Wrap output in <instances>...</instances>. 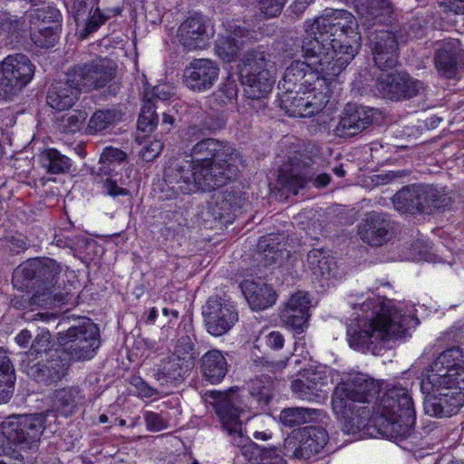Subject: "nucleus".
Instances as JSON below:
<instances>
[{
	"mask_svg": "<svg viewBox=\"0 0 464 464\" xmlns=\"http://www.w3.org/2000/svg\"><path fill=\"white\" fill-rule=\"evenodd\" d=\"M328 434L321 427L309 426L295 430L284 441L285 456L292 461H304L326 445Z\"/></svg>",
	"mask_w": 464,
	"mask_h": 464,
	"instance_id": "obj_14",
	"label": "nucleus"
},
{
	"mask_svg": "<svg viewBox=\"0 0 464 464\" xmlns=\"http://www.w3.org/2000/svg\"><path fill=\"white\" fill-rule=\"evenodd\" d=\"M438 4L444 12L464 14V0H438Z\"/></svg>",
	"mask_w": 464,
	"mask_h": 464,
	"instance_id": "obj_54",
	"label": "nucleus"
},
{
	"mask_svg": "<svg viewBox=\"0 0 464 464\" xmlns=\"http://www.w3.org/2000/svg\"><path fill=\"white\" fill-rule=\"evenodd\" d=\"M219 75L218 65L210 59H195L184 72L187 86L195 92H206L212 88Z\"/></svg>",
	"mask_w": 464,
	"mask_h": 464,
	"instance_id": "obj_21",
	"label": "nucleus"
},
{
	"mask_svg": "<svg viewBox=\"0 0 464 464\" xmlns=\"http://www.w3.org/2000/svg\"><path fill=\"white\" fill-rule=\"evenodd\" d=\"M54 317L55 316L53 314H49V313H37V314H32V315H28V314H24V319L26 321L41 320V321L48 322Z\"/></svg>",
	"mask_w": 464,
	"mask_h": 464,
	"instance_id": "obj_60",
	"label": "nucleus"
},
{
	"mask_svg": "<svg viewBox=\"0 0 464 464\" xmlns=\"http://www.w3.org/2000/svg\"><path fill=\"white\" fill-rule=\"evenodd\" d=\"M162 314L166 317H169V323L176 321L179 317V312L177 310H170L166 307L162 309Z\"/></svg>",
	"mask_w": 464,
	"mask_h": 464,
	"instance_id": "obj_63",
	"label": "nucleus"
},
{
	"mask_svg": "<svg viewBox=\"0 0 464 464\" xmlns=\"http://www.w3.org/2000/svg\"><path fill=\"white\" fill-rule=\"evenodd\" d=\"M53 346L50 331L46 328H39L37 334L32 341L31 347L26 353L28 362H33L31 357H37L47 353Z\"/></svg>",
	"mask_w": 464,
	"mask_h": 464,
	"instance_id": "obj_42",
	"label": "nucleus"
},
{
	"mask_svg": "<svg viewBox=\"0 0 464 464\" xmlns=\"http://www.w3.org/2000/svg\"><path fill=\"white\" fill-rule=\"evenodd\" d=\"M138 388H139L140 396H141L143 398H152L158 394V392L156 389L149 386L148 384H146L143 382H140V386H138Z\"/></svg>",
	"mask_w": 464,
	"mask_h": 464,
	"instance_id": "obj_58",
	"label": "nucleus"
},
{
	"mask_svg": "<svg viewBox=\"0 0 464 464\" xmlns=\"http://www.w3.org/2000/svg\"><path fill=\"white\" fill-rule=\"evenodd\" d=\"M208 396L213 399L212 403L224 430L231 437L233 443L239 446L244 441L243 422L250 419L246 401L250 397L238 389H230L225 392L210 391Z\"/></svg>",
	"mask_w": 464,
	"mask_h": 464,
	"instance_id": "obj_11",
	"label": "nucleus"
},
{
	"mask_svg": "<svg viewBox=\"0 0 464 464\" xmlns=\"http://www.w3.org/2000/svg\"><path fill=\"white\" fill-rule=\"evenodd\" d=\"M61 273L60 265L53 259H34L30 260L17 267L13 275L14 285L21 284L22 286H28L27 282L32 280L36 274L47 280L43 289H39L31 297L29 305L34 311L38 308L49 309L60 303L61 299L57 295H53V284L56 277Z\"/></svg>",
	"mask_w": 464,
	"mask_h": 464,
	"instance_id": "obj_10",
	"label": "nucleus"
},
{
	"mask_svg": "<svg viewBox=\"0 0 464 464\" xmlns=\"http://www.w3.org/2000/svg\"><path fill=\"white\" fill-rule=\"evenodd\" d=\"M191 157L192 160H175L165 169V181L175 194L210 191L237 174L240 160L227 143L202 140L192 147Z\"/></svg>",
	"mask_w": 464,
	"mask_h": 464,
	"instance_id": "obj_2",
	"label": "nucleus"
},
{
	"mask_svg": "<svg viewBox=\"0 0 464 464\" xmlns=\"http://www.w3.org/2000/svg\"><path fill=\"white\" fill-rule=\"evenodd\" d=\"M114 65L109 60L74 67L71 71V82L79 84L82 91L88 92L106 85L114 76Z\"/></svg>",
	"mask_w": 464,
	"mask_h": 464,
	"instance_id": "obj_18",
	"label": "nucleus"
},
{
	"mask_svg": "<svg viewBox=\"0 0 464 464\" xmlns=\"http://www.w3.org/2000/svg\"><path fill=\"white\" fill-rule=\"evenodd\" d=\"M157 122L158 117L155 112V104L145 101L138 119L139 130L150 131L157 125Z\"/></svg>",
	"mask_w": 464,
	"mask_h": 464,
	"instance_id": "obj_46",
	"label": "nucleus"
},
{
	"mask_svg": "<svg viewBox=\"0 0 464 464\" xmlns=\"http://www.w3.org/2000/svg\"><path fill=\"white\" fill-rule=\"evenodd\" d=\"M356 389L364 387L369 394L376 391L372 382L362 376H348L343 379L334 390L331 406L333 412L343 425L346 433H355L366 425L368 420L380 424L392 437L407 438L415 423V411L411 397L402 387L389 389L382 397L378 405H357L363 398L357 390H349V385Z\"/></svg>",
	"mask_w": 464,
	"mask_h": 464,
	"instance_id": "obj_1",
	"label": "nucleus"
},
{
	"mask_svg": "<svg viewBox=\"0 0 464 464\" xmlns=\"http://www.w3.org/2000/svg\"><path fill=\"white\" fill-rule=\"evenodd\" d=\"M61 26L57 25L32 27L31 37L35 45L49 48L57 42Z\"/></svg>",
	"mask_w": 464,
	"mask_h": 464,
	"instance_id": "obj_41",
	"label": "nucleus"
},
{
	"mask_svg": "<svg viewBox=\"0 0 464 464\" xmlns=\"http://www.w3.org/2000/svg\"><path fill=\"white\" fill-rule=\"evenodd\" d=\"M330 179L328 174H320L314 179V186L318 188H324L329 184Z\"/></svg>",
	"mask_w": 464,
	"mask_h": 464,
	"instance_id": "obj_61",
	"label": "nucleus"
},
{
	"mask_svg": "<svg viewBox=\"0 0 464 464\" xmlns=\"http://www.w3.org/2000/svg\"><path fill=\"white\" fill-rule=\"evenodd\" d=\"M429 388L424 401L425 413L432 417H450L464 405V352L452 347L435 360L422 389Z\"/></svg>",
	"mask_w": 464,
	"mask_h": 464,
	"instance_id": "obj_6",
	"label": "nucleus"
},
{
	"mask_svg": "<svg viewBox=\"0 0 464 464\" xmlns=\"http://www.w3.org/2000/svg\"><path fill=\"white\" fill-rule=\"evenodd\" d=\"M35 66L21 53L5 57L0 63V99L15 95L33 79Z\"/></svg>",
	"mask_w": 464,
	"mask_h": 464,
	"instance_id": "obj_13",
	"label": "nucleus"
},
{
	"mask_svg": "<svg viewBox=\"0 0 464 464\" xmlns=\"http://www.w3.org/2000/svg\"><path fill=\"white\" fill-rule=\"evenodd\" d=\"M44 164L49 173L60 174L69 170L71 160L56 150H48L44 155Z\"/></svg>",
	"mask_w": 464,
	"mask_h": 464,
	"instance_id": "obj_43",
	"label": "nucleus"
},
{
	"mask_svg": "<svg viewBox=\"0 0 464 464\" xmlns=\"http://www.w3.org/2000/svg\"><path fill=\"white\" fill-rule=\"evenodd\" d=\"M322 375L318 372H308L304 379H297L292 382L291 388L297 398L314 402H321L325 399V392L322 390Z\"/></svg>",
	"mask_w": 464,
	"mask_h": 464,
	"instance_id": "obj_31",
	"label": "nucleus"
},
{
	"mask_svg": "<svg viewBox=\"0 0 464 464\" xmlns=\"http://www.w3.org/2000/svg\"><path fill=\"white\" fill-rule=\"evenodd\" d=\"M124 113L119 108L96 111L90 118L86 133L96 134L106 130L122 121Z\"/></svg>",
	"mask_w": 464,
	"mask_h": 464,
	"instance_id": "obj_34",
	"label": "nucleus"
},
{
	"mask_svg": "<svg viewBox=\"0 0 464 464\" xmlns=\"http://www.w3.org/2000/svg\"><path fill=\"white\" fill-rule=\"evenodd\" d=\"M390 222L383 214L369 213L358 227V235L366 244L380 246L388 239Z\"/></svg>",
	"mask_w": 464,
	"mask_h": 464,
	"instance_id": "obj_28",
	"label": "nucleus"
},
{
	"mask_svg": "<svg viewBox=\"0 0 464 464\" xmlns=\"http://www.w3.org/2000/svg\"><path fill=\"white\" fill-rule=\"evenodd\" d=\"M268 56L262 51H251L245 54L239 64L247 105L256 111L266 107L265 99L275 83L274 63Z\"/></svg>",
	"mask_w": 464,
	"mask_h": 464,
	"instance_id": "obj_7",
	"label": "nucleus"
},
{
	"mask_svg": "<svg viewBox=\"0 0 464 464\" xmlns=\"http://www.w3.org/2000/svg\"><path fill=\"white\" fill-rule=\"evenodd\" d=\"M372 119V109L348 104L343 111L337 131L342 136H353L366 129Z\"/></svg>",
	"mask_w": 464,
	"mask_h": 464,
	"instance_id": "obj_26",
	"label": "nucleus"
},
{
	"mask_svg": "<svg viewBox=\"0 0 464 464\" xmlns=\"http://www.w3.org/2000/svg\"><path fill=\"white\" fill-rule=\"evenodd\" d=\"M326 64L312 61H294L285 69L279 89L280 106L291 117H311L328 102V81L340 74L329 73Z\"/></svg>",
	"mask_w": 464,
	"mask_h": 464,
	"instance_id": "obj_5",
	"label": "nucleus"
},
{
	"mask_svg": "<svg viewBox=\"0 0 464 464\" xmlns=\"http://www.w3.org/2000/svg\"><path fill=\"white\" fill-rule=\"evenodd\" d=\"M247 40V31L234 23H228L216 40L215 53L223 62L231 63L238 56Z\"/></svg>",
	"mask_w": 464,
	"mask_h": 464,
	"instance_id": "obj_23",
	"label": "nucleus"
},
{
	"mask_svg": "<svg viewBox=\"0 0 464 464\" xmlns=\"http://www.w3.org/2000/svg\"><path fill=\"white\" fill-rule=\"evenodd\" d=\"M285 339L279 332H271L266 336V343L273 349H281L284 346Z\"/></svg>",
	"mask_w": 464,
	"mask_h": 464,
	"instance_id": "obj_56",
	"label": "nucleus"
},
{
	"mask_svg": "<svg viewBox=\"0 0 464 464\" xmlns=\"http://www.w3.org/2000/svg\"><path fill=\"white\" fill-rule=\"evenodd\" d=\"M194 360L193 343L188 337L181 338L175 353L158 366L155 377L162 383L178 381L191 369Z\"/></svg>",
	"mask_w": 464,
	"mask_h": 464,
	"instance_id": "obj_17",
	"label": "nucleus"
},
{
	"mask_svg": "<svg viewBox=\"0 0 464 464\" xmlns=\"http://www.w3.org/2000/svg\"><path fill=\"white\" fill-rule=\"evenodd\" d=\"M58 342L71 360H90L100 346L99 329L91 320H85L59 333Z\"/></svg>",
	"mask_w": 464,
	"mask_h": 464,
	"instance_id": "obj_12",
	"label": "nucleus"
},
{
	"mask_svg": "<svg viewBox=\"0 0 464 464\" xmlns=\"http://www.w3.org/2000/svg\"><path fill=\"white\" fill-rule=\"evenodd\" d=\"M240 287L252 310L266 309L276 300V292L261 279H246Z\"/></svg>",
	"mask_w": 464,
	"mask_h": 464,
	"instance_id": "obj_30",
	"label": "nucleus"
},
{
	"mask_svg": "<svg viewBox=\"0 0 464 464\" xmlns=\"http://www.w3.org/2000/svg\"><path fill=\"white\" fill-rule=\"evenodd\" d=\"M398 37L389 30L375 31L369 37V46L380 70L392 69L398 63Z\"/></svg>",
	"mask_w": 464,
	"mask_h": 464,
	"instance_id": "obj_20",
	"label": "nucleus"
},
{
	"mask_svg": "<svg viewBox=\"0 0 464 464\" xmlns=\"http://www.w3.org/2000/svg\"><path fill=\"white\" fill-rule=\"evenodd\" d=\"M213 34L210 22L205 16L195 14L179 25L177 37L185 48L191 51L205 48Z\"/></svg>",
	"mask_w": 464,
	"mask_h": 464,
	"instance_id": "obj_19",
	"label": "nucleus"
},
{
	"mask_svg": "<svg viewBox=\"0 0 464 464\" xmlns=\"http://www.w3.org/2000/svg\"><path fill=\"white\" fill-rule=\"evenodd\" d=\"M185 135L187 136V140L189 142H193L197 139H198V131L196 127H190L187 130Z\"/></svg>",
	"mask_w": 464,
	"mask_h": 464,
	"instance_id": "obj_62",
	"label": "nucleus"
},
{
	"mask_svg": "<svg viewBox=\"0 0 464 464\" xmlns=\"http://www.w3.org/2000/svg\"><path fill=\"white\" fill-rule=\"evenodd\" d=\"M27 375L38 382L52 384L65 376L68 362L59 355H53L46 362H32L24 361Z\"/></svg>",
	"mask_w": 464,
	"mask_h": 464,
	"instance_id": "obj_25",
	"label": "nucleus"
},
{
	"mask_svg": "<svg viewBox=\"0 0 464 464\" xmlns=\"http://www.w3.org/2000/svg\"><path fill=\"white\" fill-rule=\"evenodd\" d=\"M32 27L57 25L61 26L62 15L60 11L51 5H43L30 14Z\"/></svg>",
	"mask_w": 464,
	"mask_h": 464,
	"instance_id": "obj_39",
	"label": "nucleus"
},
{
	"mask_svg": "<svg viewBox=\"0 0 464 464\" xmlns=\"http://www.w3.org/2000/svg\"><path fill=\"white\" fill-rule=\"evenodd\" d=\"M207 332L216 337L227 334L238 321L235 304L227 298H208L202 311Z\"/></svg>",
	"mask_w": 464,
	"mask_h": 464,
	"instance_id": "obj_15",
	"label": "nucleus"
},
{
	"mask_svg": "<svg viewBox=\"0 0 464 464\" xmlns=\"http://www.w3.org/2000/svg\"><path fill=\"white\" fill-rule=\"evenodd\" d=\"M32 334L29 330H22L15 337V343L21 347H26L32 342Z\"/></svg>",
	"mask_w": 464,
	"mask_h": 464,
	"instance_id": "obj_57",
	"label": "nucleus"
},
{
	"mask_svg": "<svg viewBox=\"0 0 464 464\" xmlns=\"http://www.w3.org/2000/svg\"><path fill=\"white\" fill-rule=\"evenodd\" d=\"M310 304L311 301L306 292L295 293L280 312L281 322L296 333H302L307 326Z\"/></svg>",
	"mask_w": 464,
	"mask_h": 464,
	"instance_id": "obj_22",
	"label": "nucleus"
},
{
	"mask_svg": "<svg viewBox=\"0 0 464 464\" xmlns=\"http://www.w3.org/2000/svg\"><path fill=\"white\" fill-rule=\"evenodd\" d=\"M132 167L125 151L112 146L105 147L99 159V167L92 174L97 183H102L104 192L111 197L130 194L126 186L130 182Z\"/></svg>",
	"mask_w": 464,
	"mask_h": 464,
	"instance_id": "obj_8",
	"label": "nucleus"
},
{
	"mask_svg": "<svg viewBox=\"0 0 464 464\" xmlns=\"http://www.w3.org/2000/svg\"><path fill=\"white\" fill-rule=\"evenodd\" d=\"M350 376H362L364 377V379H366L367 381H371L373 382V384L376 386V391L372 393V394H368V391L364 388V387H361V388H356V390L358 392H360V393H362V401H358L359 403H366L367 406H369L370 403H372L373 401V400L376 398V396L379 394L380 392V384L375 381L373 380L372 378H370L369 376H367L366 374H363V373H356V374H351ZM349 390L350 391H354L355 388L353 387V385H349Z\"/></svg>",
	"mask_w": 464,
	"mask_h": 464,
	"instance_id": "obj_52",
	"label": "nucleus"
},
{
	"mask_svg": "<svg viewBox=\"0 0 464 464\" xmlns=\"http://www.w3.org/2000/svg\"><path fill=\"white\" fill-rule=\"evenodd\" d=\"M302 44L304 59L326 64L331 74H341L353 60L361 46V35L354 16L343 9L324 10L306 21Z\"/></svg>",
	"mask_w": 464,
	"mask_h": 464,
	"instance_id": "obj_3",
	"label": "nucleus"
},
{
	"mask_svg": "<svg viewBox=\"0 0 464 464\" xmlns=\"http://www.w3.org/2000/svg\"><path fill=\"white\" fill-rule=\"evenodd\" d=\"M280 237V236L269 235L260 239L258 248L265 266L276 264L285 256H288L289 251L283 248L278 241Z\"/></svg>",
	"mask_w": 464,
	"mask_h": 464,
	"instance_id": "obj_37",
	"label": "nucleus"
},
{
	"mask_svg": "<svg viewBox=\"0 0 464 464\" xmlns=\"http://www.w3.org/2000/svg\"><path fill=\"white\" fill-rule=\"evenodd\" d=\"M381 70L377 77L376 89L386 99L400 100L410 99L424 91L421 82L413 79L404 72H388Z\"/></svg>",
	"mask_w": 464,
	"mask_h": 464,
	"instance_id": "obj_16",
	"label": "nucleus"
},
{
	"mask_svg": "<svg viewBox=\"0 0 464 464\" xmlns=\"http://www.w3.org/2000/svg\"><path fill=\"white\" fill-rule=\"evenodd\" d=\"M43 431L41 415L8 417L0 424V456L10 455L16 450L37 448Z\"/></svg>",
	"mask_w": 464,
	"mask_h": 464,
	"instance_id": "obj_9",
	"label": "nucleus"
},
{
	"mask_svg": "<svg viewBox=\"0 0 464 464\" xmlns=\"http://www.w3.org/2000/svg\"><path fill=\"white\" fill-rule=\"evenodd\" d=\"M353 307L358 311L347 328L348 342L362 352L373 351L381 343L392 339L405 338L419 324L411 304L382 301L379 296H372Z\"/></svg>",
	"mask_w": 464,
	"mask_h": 464,
	"instance_id": "obj_4",
	"label": "nucleus"
},
{
	"mask_svg": "<svg viewBox=\"0 0 464 464\" xmlns=\"http://www.w3.org/2000/svg\"><path fill=\"white\" fill-rule=\"evenodd\" d=\"M281 188L288 193L296 195L299 189L303 188L306 184V179L303 175H291L288 177L281 176L279 178Z\"/></svg>",
	"mask_w": 464,
	"mask_h": 464,
	"instance_id": "obj_50",
	"label": "nucleus"
},
{
	"mask_svg": "<svg viewBox=\"0 0 464 464\" xmlns=\"http://www.w3.org/2000/svg\"><path fill=\"white\" fill-rule=\"evenodd\" d=\"M158 316V310L152 307L149 313L148 321L153 324Z\"/></svg>",
	"mask_w": 464,
	"mask_h": 464,
	"instance_id": "obj_64",
	"label": "nucleus"
},
{
	"mask_svg": "<svg viewBox=\"0 0 464 464\" xmlns=\"http://www.w3.org/2000/svg\"><path fill=\"white\" fill-rule=\"evenodd\" d=\"M317 416V411L310 408H287L281 411L280 420L288 427H294L311 421Z\"/></svg>",
	"mask_w": 464,
	"mask_h": 464,
	"instance_id": "obj_40",
	"label": "nucleus"
},
{
	"mask_svg": "<svg viewBox=\"0 0 464 464\" xmlns=\"http://www.w3.org/2000/svg\"><path fill=\"white\" fill-rule=\"evenodd\" d=\"M216 205L218 208V215L224 218L231 212L241 208V198L230 192L219 191L214 196Z\"/></svg>",
	"mask_w": 464,
	"mask_h": 464,
	"instance_id": "obj_44",
	"label": "nucleus"
},
{
	"mask_svg": "<svg viewBox=\"0 0 464 464\" xmlns=\"http://www.w3.org/2000/svg\"><path fill=\"white\" fill-rule=\"evenodd\" d=\"M463 54L456 39L444 41L435 54L437 70L447 78H456L462 69Z\"/></svg>",
	"mask_w": 464,
	"mask_h": 464,
	"instance_id": "obj_24",
	"label": "nucleus"
},
{
	"mask_svg": "<svg viewBox=\"0 0 464 464\" xmlns=\"http://www.w3.org/2000/svg\"><path fill=\"white\" fill-rule=\"evenodd\" d=\"M71 71L64 81H59L49 88L46 102L47 104L57 111L71 108L79 99L82 91L79 84L71 82Z\"/></svg>",
	"mask_w": 464,
	"mask_h": 464,
	"instance_id": "obj_27",
	"label": "nucleus"
},
{
	"mask_svg": "<svg viewBox=\"0 0 464 464\" xmlns=\"http://www.w3.org/2000/svg\"><path fill=\"white\" fill-rule=\"evenodd\" d=\"M110 14H103L100 8H95L92 10L91 7L90 17L88 23L86 24V31L88 34H91L96 31L102 24H103L111 15H117L121 13V9L119 7L113 8L108 11Z\"/></svg>",
	"mask_w": 464,
	"mask_h": 464,
	"instance_id": "obj_47",
	"label": "nucleus"
},
{
	"mask_svg": "<svg viewBox=\"0 0 464 464\" xmlns=\"http://www.w3.org/2000/svg\"><path fill=\"white\" fill-rule=\"evenodd\" d=\"M14 370L5 350L0 348V404L12 397L14 383Z\"/></svg>",
	"mask_w": 464,
	"mask_h": 464,
	"instance_id": "obj_36",
	"label": "nucleus"
},
{
	"mask_svg": "<svg viewBox=\"0 0 464 464\" xmlns=\"http://www.w3.org/2000/svg\"><path fill=\"white\" fill-rule=\"evenodd\" d=\"M419 199L420 194H416V186H411L398 191L392 198V204L401 213L414 214L420 212L421 204Z\"/></svg>",
	"mask_w": 464,
	"mask_h": 464,
	"instance_id": "obj_38",
	"label": "nucleus"
},
{
	"mask_svg": "<svg viewBox=\"0 0 464 464\" xmlns=\"http://www.w3.org/2000/svg\"><path fill=\"white\" fill-rule=\"evenodd\" d=\"M252 397L253 399H256V401L259 403L268 404L272 397V394L268 388L263 387V389L256 394L252 393Z\"/></svg>",
	"mask_w": 464,
	"mask_h": 464,
	"instance_id": "obj_59",
	"label": "nucleus"
},
{
	"mask_svg": "<svg viewBox=\"0 0 464 464\" xmlns=\"http://www.w3.org/2000/svg\"><path fill=\"white\" fill-rule=\"evenodd\" d=\"M87 119V113L83 111H73L64 115L60 122V129L63 132L73 133L81 130Z\"/></svg>",
	"mask_w": 464,
	"mask_h": 464,
	"instance_id": "obj_45",
	"label": "nucleus"
},
{
	"mask_svg": "<svg viewBox=\"0 0 464 464\" xmlns=\"http://www.w3.org/2000/svg\"><path fill=\"white\" fill-rule=\"evenodd\" d=\"M173 95L172 87L168 84H158L151 90L146 89L144 92L145 101L154 103L155 101H167Z\"/></svg>",
	"mask_w": 464,
	"mask_h": 464,
	"instance_id": "obj_49",
	"label": "nucleus"
},
{
	"mask_svg": "<svg viewBox=\"0 0 464 464\" xmlns=\"http://www.w3.org/2000/svg\"><path fill=\"white\" fill-rule=\"evenodd\" d=\"M201 370L211 384L219 383L227 372V362L223 353L213 349L201 357Z\"/></svg>",
	"mask_w": 464,
	"mask_h": 464,
	"instance_id": "obj_32",
	"label": "nucleus"
},
{
	"mask_svg": "<svg viewBox=\"0 0 464 464\" xmlns=\"http://www.w3.org/2000/svg\"><path fill=\"white\" fill-rule=\"evenodd\" d=\"M143 419L149 431L159 432L169 428V420L160 413L145 411Z\"/></svg>",
	"mask_w": 464,
	"mask_h": 464,
	"instance_id": "obj_48",
	"label": "nucleus"
},
{
	"mask_svg": "<svg viewBox=\"0 0 464 464\" xmlns=\"http://www.w3.org/2000/svg\"><path fill=\"white\" fill-rule=\"evenodd\" d=\"M416 194H420L418 200L420 212L424 214H431L435 210L442 209L451 203V198L447 193L440 188L433 186H416Z\"/></svg>",
	"mask_w": 464,
	"mask_h": 464,
	"instance_id": "obj_33",
	"label": "nucleus"
},
{
	"mask_svg": "<svg viewBox=\"0 0 464 464\" xmlns=\"http://www.w3.org/2000/svg\"><path fill=\"white\" fill-rule=\"evenodd\" d=\"M261 459L264 464H286L291 461L285 456L284 449L264 448L261 450Z\"/></svg>",
	"mask_w": 464,
	"mask_h": 464,
	"instance_id": "obj_51",
	"label": "nucleus"
},
{
	"mask_svg": "<svg viewBox=\"0 0 464 464\" xmlns=\"http://www.w3.org/2000/svg\"><path fill=\"white\" fill-rule=\"evenodd\" d=\"M305 267L311 272L314 280L321 285L335 277L337 266L335 260L322 249H313L306 256Z\"/></svg>",
	"mask_w": 464,
	"mask_h": 464,
	"instance_id": "obj_29",
	"label": "nucleus"
},
{
	"mask_svg": "<svg viewBox=\"0 0 464 464\" xmlns=\"http://www.w3.org/2000/svg\"><path fill=\"white\" fill-rule=\"evenodd\" d=\"M286 0H260V9L267 16H276L282 11Z\"/></svg>",
	"mask_w": 464,
	"mask_h": 464,
	"instance_id": "obj_53",
	"label": "nucleus"
},
{
	"mask_svg": "<svg viewBox=\"0 0 464 464\" xmlns=\"http://www.w3.org/2000/svg\"><path fill=\"white\" fill-rule=\"evenodd\" d=\"M51 400L52 411L67 416L75 411L79 401V391L75 388L59 389L53 392Z\"/></svg>",
	"mask_w": 464,
	"mask_h": 464,
	"instance_id": "obj_35",
	"label": "nucleus"
},
{
	"mask_svg": "<svg viewBox=\"0 0 464 464\" xmlns=\"http://www.w3.org/2000/svg\"><path fill=\"white\" fill-rule=\"evenodd\" d=\"M163 149V144L160 140L151 141L150 144L145 149L143 158L146 160H151L156 158Z\"/></svg>",
	"mask_w": 464,
	"mask_h": 464,
	"instance_id": "obj_55",
	"label": "nucleus"
}]
</instances>
